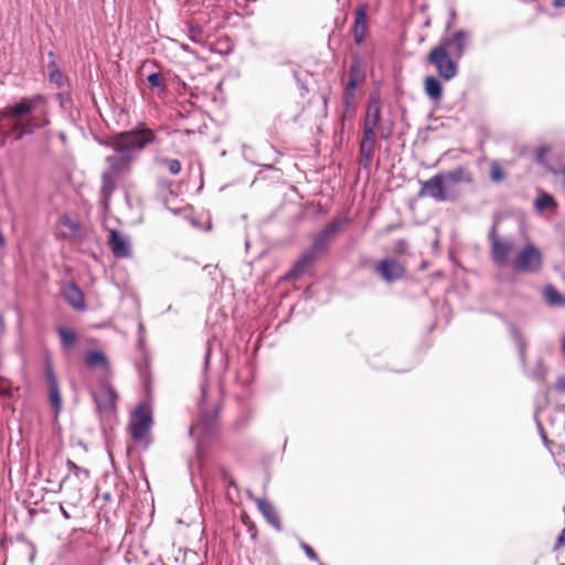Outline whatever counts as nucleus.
Returning <instances> with one entry per match:
<instances>
[{"instance_id":"f257e3e1","label":"nucleus","mask_w":565,"mask_h":565,"mask_svg":"<svg viewBox=\"0 0 565 565\" xmlns=\"http://www.w3.org/2000/svg\"><path fill=\"white\" fill-rule=\"evenodd\" d=\"M154 139L153 130L145 124H139L135 129L116 134L109 139L107 145L115 153L106 158L108 170L103 173L102 191L104 194H111L117 177L129 172L140 152Z\"/></svg>"},{"instance_id":"f03ea898","label":"nucleus","mask_w":565,"mask_h":565,"mask_svg":"<svg viewBox=\"0 0 565 565\" xmlns=\"http://www.w3.org/2000/svg\"><path fill=\"white\" fill-rule=\"evenodd\" d=\"M201 398L199 401V419L190 427V434L198 438V446L203 443V439L213 435L217 426L218 406L212 405L210 408L206 406V383L200 385Z\"/></svg>"},{"instance_id":"7ed1b4c3","label":"nucleus","mask_w":565,"mask_h":565,"mask_svg":"<svg viewBox=\"0 0 565 565\" xmlns=\"http://www.w3.org/2000/svg\"><path fill=\"white\" fill-rule=\"evenodd\" d=\"M511 267L520 274L540 273L543 267V254L537 246L529 243L516 253L511 262Z\"/></svg>"},{"instance_id":"20e7f679","label":"nucleus","mask_w":565,"mask_h":565,"mask_svg":"<svg viewBox=\"0 0 565 565\" xmlns=\"http://www.w3.org/2000/svg\"><path fill=\"white\" fill-rule=\"evenodd\" d=\"M429 62L437 70L438 75L444 81H450L458 74V64L448 52L444 51V47L434 46L428 55Z\"/></svg>"},{"instance_id":"39448f33","label":"nucleus","mask_w":565,"mask_h":565,"mask_svg":"<svg viewBox=\"0 0 565 565\" xmlns=\"http://www.w3.org/2000/svg\"><path fill=\"white\" fill-rule=\"evenodd\" d=\"M152 425V412L148 404L141 403L131 415L130 434L135 440L143 439Z\"/></svg>"},{"instance_id":"423d86ee","label":"nucleus","mask_w":565,"mask_h":565,"mask_svg":"<svg viewBox=\"0 0 565 565\" xmlns=\"http://www.w3.org/2000/svg\"><path fill=\"white\" fill-rule=\"evenodd\" d=\"M350 220L347 217H337L330 221L313 238L311 247L316 253H322L328 249L329 243L343 230Z\"/></svg>"},{"instance_id":"0eeeda50","label":"nucleus","mask_w":565,"mask_h":565,"mask_svg":"<svg viewBox=\"0 0 565 565\" xmlns=\"http://www.w3.org/2000/svg\"><path fill=\"white\" fill-rule=\"evenodd\" d=\"M419 196H428L437 202L450 201L454 195L447 190V185L440 173L435 174L426 181H420Z\"/></svg>"},{"instance_id":"6e6552de","label":"nucleus","mask_w":565,"mask_h":565,"mask_svg":"<svg viewBox=\"0 0 565 565\" xmlns=\"http://www.w3.org/2000/svg\"><path fill=\"white\" fill-rule=\"evenodd\" d=\"M470 40V32L466 30H457L447 38H443L436 47H444L445 52L455 58L460 60L466 51Z\"/></svg>"},{"instance_id":"1a4fd4ad","label":"nucleus","mask_w":565,"mask_h":565,"mask_svg":"<svg viewBox=\"0 0 565 565\" xmlns=\"http://www.w3.org/2000/svg\"><path fill=\"white\" fill-rule=\"evenodd\" d=\"M93 398L100 413H111L116 409L117 393L106 380L99 382L98 390L93 393Z\"/></svg>"},{"instance_id":"9d476101","label":"nucleus","mask_w":565,"mask_h":565,"mask_svg":"<svg viewBox=\"0 0 565 565\" xmlns=\"http://www.w3.org/2000/svg\"><path fill=\"white\" fill-rule=\"evenodd\" d=\"M404 271L403 265L394 257H386L375 265V273L388 284L401 279Z\"/></svg>"},{"instance_id":"9b49d317","label":"nucleus","mask_w":565,"mask_h":565,"mask_svg":"<svg viewBox=\"0 0 565 565\" xmlns=\"http://www.w3.org/2000/svg\"><path fill=\"white\" fill-rule=\"evenodd\" d=\"M44 376L47 384L50 403L57 413L62 406V398L54 366L50 359L44 361Z\"/></svg>"},{"instance_id":"f8f14e48","label":"nucleus","mask_w":565,"mask_h":565,"mask_svg":"<svg viewBox=\"0 0 565 565\" xmlns=\"http://www.w3.org/2000/svg\"><path fill=\"white\" fill-rule=\"evenodd\" d=\"M381 120L380 96L372 94L369 98L363 130H375Z\"/></svg>"},{"instance_id":"ddd939ff","label":"nucleus","mask_w":565,"mask_h":565,"mask_svg":"<svg viewBox=\"0 0 565 565\" xmlns=\"http://www.w3.org/2000/svg\"><path fill=\"white\" fill-rule=\"evenodd\" d=\"M317 254L312 248L305 252L302 256L296 262L292 268L286 274V280H296L302 276L316 262Z\"/></svg>"},{"instance_id":"4468645a","label":"nucleus","mask_w":565,"mask_h":565,"mask_svg":"<svg viewBox=\"0 0 565 565\" xmlns=\"http://www.w3.org/2000/svg\"><path fill=\"white\" fill-rule=\"evenodd\" d=\"M445 184L447 185V190L450 191L451 186L460 183H472L473 178L471 172L466 167H457L449 171L440 172Z\"/></svg>"},{"instance_id":"2eb2a0df","label":"nucleus","mask_w":565,"mask_h":565,"mask_svg":"<svg viewBox=\"0 0 565 565\" xmlns=\"http://www.w3.org/2000/svg\"><path fill=\"white\" fill-rule=\"evenodd\" d=\"M62 291L66 301L74 309L84 310L86 308L84 292L75 282L71 281L65 284Z\"/></svg>"},{"instance_id":"dca6fc26","label":"nucleus","mask_w":565,"mask_h":565,"mask_svg":"<svg viewBox=\"0 0 565 565\" xmlns=\"http://www.w3.org/2000/svg\"><path fill=\"white\" fill-rule=\"evenodd\" d=\"M255 502L257 504L258 510L266 519V521L277 531L282 530V525L280 522V518L275 507L267 499L256 498Z\"/></svg>"},{"instance_id":"f3484780","label":"nucleus","mask_w":565,"mask_h":565,"mask_svg":"<svg viewBox=\"0 0 565 565\" xmlns=\"http://www.w3.org/2000/svg\"><path fill=\"white\" fill-rule=\"evenodd\" d=\"M85 363L89 369H100L106 375L111 373L108 358L102 351H87L85 354Z\"/></svg>"},{"instance_id":"a211bd4d","label":"nucleus","mask_w":565,"mask_h":565,"mask_svg":"<svg viewBox=\"0 0 565 565\" xmlns=\"http://www.w3.org/2000/svg\"><path fill=\"white\" fill-rule=\"evenodd\" d=\"M42 100H44L43 95H35L32 98H21L9 109V115L11 117L25 116Z\"/></svg>"},{"instance_id":"6ab92c4d","label":"nucleus","mask_w":565,"mask_h":565,"mask_svg":"<svg viewBox=\"0 0 565 565\" xmlns=\"http://www.w3.org/2000/svg\"><path fill=\"white\" fill-rule=\"evenodd\" d=\"M109 246L114 256L126 258L130 256V247L125 237L117 231H111L109 235Z\"/></svg>"},{"instance_id":"aec40b11","label":"nucleus","mask_w":565,"mask_h":565,"mask_svg":"<svg viewBox=\"0 0 565 565\" xmlns=\"http://www.w3.org/2000/svg\"><path fill=\"white\" fill-rule=\"evenodd\" d=\"M513 247L512 241H495L493 245H491V253L493 262L498 266H504L508 263V256L511 253Z\"/></svg>"},{"instance_id":"412c9836","label":"nucleus","mask_w":565,"mask_h":565,"mask_svg":"<svg viewBox=\"0 0 565 565\" xmlns=\"http://www.w3.org/2000/svg\"><path fill=\"white\" fill-rule=\"evenodd\" d=\"M375 142V130H363V138L360 142V154L365 160V166H367L372 160Z\"/></svg>"},{"instance_id":"4be33fe9","label":"nucleus","mask_w":565,"mask_h":565,"mask_svg":"<svg viewBox=\"0 0 565 565\" xmlns=\"http://www.w3.org/2000/svg\"><path fill=\"white\" fill-rule=\"evenodd\" d=\"M66 467L70 471V473H72L81 483L87 481L89 479V471L88 469L86 468H83V467H79L78 465H76L73 460L71 459H67L66 460ZM71 478V475H67L65 476L62 481L60 482L58 484V491L62 490L63 488V484L70 480Z\"/></svg>"},{"instance_id":"5701e85b","label":"nucleus","mask_w":565,"mask_h":565,"mask_svg":"<svg viewBox=\"0 0 565 565\" xmlns=\"http://www.w3.org/2000/svg\"><path fill=\"white\" fill-rule=\"evenodd\" d=\"M366 30V13L364 8H359L355 12V20L353 25V36L356 44L364 41Z\"/></svg>"},{"instance_id":"b1692460","label":"nucleus","mask_w":565,"mask_h":565,"mask_svg":"<svg viewBox=\"0 0 565 565\" xmlns=\"http://www.w3.org/2000/svg\"><path fill=\"white\" fill-rule=\"evenodd\" d=\"M425 93L433 100H439L443 96L441 83L435 76H427L424 83Z\"/></svg>"},{"instance_id":"393cba45","label":"nucleus","mask_w":565,"mask_h":565,"mask_svg":"<svg viewBox=\"0 0 565 565\" xmlns=\"http://www.w3.org/2000/svg\"><path fill=\"white\" fill-rule=\"evenodd\" d=\"M543 296L545 301L553 307H559L565 305V298L562 294L552 285H547L543 289Z\"/></svg>"},{"instance_id":"a878e982","label":"nucleus","mask_w":565,"mask_h":565,"mask_svg":"<svg viewBox=\"0 0 565 565\" xmlns=\"http://www.w3.org/2000/svg\"><path fill=\"white\" fill-rule=\"evenodd\" d=\"M509 330H510L511 338L518 348L520 360H521L522 364L524 365L526 342H525L524 338L522 337L521 332L518 330V328L514 324L510 323Z\"/></svg>"},{"instance_id":"bb28decb","label":"nucleus","mask_w":565,"mask_h":565,"mask_svg":"<svg viewBox=\"0 0 565 565\" xmlns=\"http://www.w3.org/2000/svg\"><path fill=\"white\" fill-rule=\"evenodd\" d=\"M57 333L61 338V345L63 351H67L73 348L77 340V335L73 330L61 326L57 328Z\"/></svg>"},{"instance_id":"cd10ccee","label":"nucleus","mask_w":565,"mask_h":565,"mask_svg":"<svg viewBox=\"0 0 565 565\" xmlns=\"http://www.w3.org/2000/svg\"><path fill=\"white\" fill-rule=\"evenodd\" d=\"M534 206L537 212H542L544 210L556 209L557 203L551 194L547 192H541L534 201Z\"/></svg>"},{"instance_id":"c85d7f7f","label":"nucleus","mask_w":565,"mask_h":565,"mask_svg":"<svg viewBox=\"0 0 565 565\" xmlns=\"http://www.w3.org/2000/svg\"><path fill=\"white\" fill-rule=\"evenodd\" d=\"M362 78L363 75L360 70V64L352 63L349 70V82L347 83L345 87L349 88V90H355Z\"/></svg>"},{"instance_id":"c756f323","label":"nucleus","mask_w":565,"mask_h":565,"mask_svg":"<svg viewBox=\"0 0 565 565\" xmlns=\"http://www.w3.org/2000/svg\"><path fill=\"white\" fill-rule=\"evenodd\" d=\"M550 152V148L547 146H541L536 148L534 161L540 164L541 167L545 168L546 170L558 173L559 171L553 169L546 161V154Z\"/></svg>"},{"instance_id":"7c9ffc66","label":"nucleus","mask_w":565,"mask_h":565,"mask_svg":"<svg viewBox=\"0 0 565 565\" xmlns=\"http://www.w3.org/2000/svg\"><path fill=\"white\" fill-rule=\"evenodd\" d=\"M188 35L192 42L199 44L204 43L206 39L204 29L200 24H188Z\"/></svg>"},{"instance_id":"2f4dec72","label":"nucleus","mask_w":565,"mask_h":565,"mask_svg":"<svg viewBox=\"0 0 565 565\" xmlns=\"http://www.w3.org/2000/svg\"><path fill=\"white\" fill-rule=\"evenodd\" d=\"M50 68V82L55 84L57 87H62L65 82L63 73L56 67L55 61L52 60L49 64Z\"/></svg>"},{"instance_id":"473e14b6","label":"nucleus","mask_w":565,"mask_h":565,"mask_svg":"<svg viewBox=\"0 0 565 565\" xmlns=\"http://www.w3.org/2000/svg\"><path fill=\"white\" fill-rule=\"evenodd\" d=\"M42 125L38 122L35 119H31L28 122H15L13 125L14 130H19L21 135L31 134L35 128L41 127Z\"/></svg>"},{"instance_id":"72a5a7b5","label":"nucleus","mask_w":565,"mask_h":565,"mask_svg":"<svg viewBox=\"0 0 565 565\" xmlns=\"http://www.w3.org/2000/svg\"><path fill=\"white\" fill-rule=\"evenodd\" d=\"M546 374V366L542 361H537L535 369L533 371H529L527 375L534 381L541 382L544 380Z\"/></svg>"},{"instance_id":"f704fd0d","label":"nucleus","mask_w":565,"mask_h":565,"mask_svg":"<svg viewBox=\"0 0 565 565\" xmlns=\"http://www.w3.org/2000/svg\"><path fill=\"white\" fill-rule=\"evenodd\" d=\"M342 99H343V104L348 108V110L351 107H356V104H355V90H353V89L349 90V88L344 87Z\"/></svg>"},{"instance_id":"c9c22d12","label":"nucleus","mask_w":565,"mask_h":565,"mask_svg":"<svg viewBox=\"0 0 565 565\" xmlns=\"http://www.w3.org/2000/svg\"><path fill=\"white\" fill-rule=\"evenodd\" d=\"M490 177L493 182H500L504 179V172L498 162L491 163Z\"/></svg>"},{"instance_id":"e433bc0d","label":"nucleus","mask_w":565,"mask_h":565,"mask_svg":"<svg viewBox=\"0 0 565 565\" xmlns=\"http://www.w3.org/2000/svg\"><path fill=\"white\" fill-rule=\"evenodd\" d=\"M162 162L166 164V167L168 168V170L171 174L177 175L180 173L181 163L179 160L166 158L162 160Z\"/></svg>"},{"instance_id":"4c0bfd02","label":"nucleus","mask_w":565,"mask_h":565,"mask_svg":"<svg viewBox=\"0 0 565 565\" xmlns=\"http://www.w3.org/2000/svg\"><path fill=\"white\" fill-rule=\"evenodd\" d=\"M147 81L151 87L164 88L163 77L160 73L149 74Z\"/></svg>"},{"instance_id":"58836bf2","label":"nucleus","mask_w":565,"mask_h":565,"mask_svg":"<svg viewBox=\"0 0 565 565\" xmlns=\"http://www.w3.org/2000/svg\"><path fill=\"white\" fill-rule=\"evenodd\" d=\"M300 546L309 559H311L313 562L319 561L318 554L315 552V550L309 544L301 542Z\"/></svg>"},{"instance_id":"ea45409f","label":"nucleus","mask_w":565,"mask_h":565,"mask_svg":"<svg viewBox=\"0 0 565 565\" xmlns=\"http://www.w3.org/2000/svg\"><path fill=\"white\" fill-rule=\"evenodd\" d=\"M555 391L563 397L565 405V376L557 379L555 383Z\"/></svg>"},{"instance_id":"a19ab883","label":"nucleus","mask_w":565,"mask_h":565,"mask_svg":"<svg viewBox=\"0 0 565 565\" xmlns=\"http://www.w3.org/2000/svg\"><path fill=\"white\" fill-rule=\"evenodd\" d=\"M488 238H489L491 245H493L495 241H501L497 234V222L493 223V225L488 234Z\"/></svg>"},{"instance_id":"79ce46f5","label":"nucleus","mask_w":565,"mask_h":565,"mask_svg":"<svg viewBox=\"0 0 565 565\" xmlns=\"http://www.w3.org/2000/svg\"><path fill=\"white\" fill-rule=\"evenodd\" d=\"M564 544H565V527L558 534L555 545H554V550H559L562 546H564Z\"/></svg>"},{"instance_id":"37998d69","label":"nucleus","mask_w":565,"mask_h":565,"mask_svg":"<svg viewBox=\"0 0 565 565\" xmlns=\"http://www.w3.org/2000/svg\"><path fill=\"white\" fill-rule=\"evenodd\" d=\"M62 224L72 231H76L78 228V225L73 220L66 216L63 217Z\"/></svg>"},{"instance_id":"c03bdc74","label":"nucleus","mask_w":565,"mask_h":565,"mask_svg":"<svg viewBox=\"0 0 565 565\" xmlns=\"http://www.w3.org/2000/svg\"><path fill=\"white\" fill-rule=\"evenodd\" d=\"M354 111H355V107H351L349 110L345 107V110L343 111V114L341 116L342 120L351 119L354 115Z\"/></svg>"},{"instance_id":"a18cd8bd","label":"nucleus","mask_w":565,"mask_h":565,"mask_svg":"<svg viewBox=\"0 0 565 565\" xmlns=\"http://www.w3.org/2000/svg\"><path fill=\"white\" fill-rule=\"evenodd\" d=\"M536 424H537V428L540 430L542 440L544 441L545 446H548V439H547V436H546L541 423L537 420Z\"/></svg>"},{"instance_id":"49530a36","label":"nucleus","mask_w":565,"mask_h":565,"mask_svg":"<svg viewBox=\"0 0 565 565\" xmlns=\"http://www.w3.org/2000/svg\"><path fill=\"white\" fill-rule=\"evenodd\" d=\"M210 355H211V349H210V347H207L206 348V352H205V356H204V369H205V371L207 370L209 364H210Z\"/></svg>"},{"instance_id":"de8ad7c7","label":"nucleus","mask_w":565,"mask_h":565,"mask_svg":"<svg viewBox=\"0 0 565 565\" xmlns=\"http://www.w3.org/2000/svg\"><path fill=\"white\" fill-rule=\"evenodd\" d=\"M553 7H555V8L565 7V0H553Z\"/></svg>"},{"instance_id":"09e8293b","label":"nucleus","mask_w":565,"mask_h":565,"mask_svg":"<svg viewBox=\"0 0 565 565\" xmlns=\"http://www.w3.org/2000/svg\"><path fill=\"white\" fill-rule=\"evenodd\" d=\"M60 510H61V513L62 515L65 518V519H71V515L70 513L65 510V508L63 507V504H60Z\"/></svg>"},{"instance_id":"8fccbe9b","label":"nucleus","mask_w":565,"mask_h":565,"mask_svg":"<svg viewBox=\"0 0 565 565\" xmlns=\"http://www.w3.org/2000/svg\"><path fill=\"white\" fill-rule=\"evenodd\" d=\"M3 327H4L3 317H2V315H0V333L3 330Z\"/></svg>"},{"instance_id":"3c124183","label":"nucleus","mask_w":565,"mask_h":565,"mask_svg":"<svg viewBox=\"0 0 565 565\" xmlns=\"http://www.w3.org/2000/svg\"><path fill=\"white\" fill-rule=\"evenodd\" d=\"M182 49H183L185 52H191L190 46H189V45H186V44H183V45H182Z\"/></svg>"},{"instance_id":"603ef678","label":"nucleus","mask_w":565,"mask_h":565,"mask_svg":"<svg viewBox=\"0 0 565 565\" xmlns=\"http://www.w3.org/2000/svg\"><path fill=\"white\" fill-rule=\"evenodd\" d=\"M4 245V237L2 234H0V246Z\"/></svg>"},{"instance_id":"864d4df0","label":"nucleus","mask_w":565,"mask_h":565,"mask_svg":"<svg viewBox=\"0 0 565 565\" xmlns=\"http://www.w3.org/2000/svg\"><path fill=\"white\" fill-rule=\"evenodd\" d=\"M145 331L143 324H139V332L142 333Z\"/></svg>"},{"instance_id":"5fc2aeb1","label":"nucleus","mask_w":565,"mask_h":565,"mask_svg":"<svg viewBox=\"0 0 565 565\" xmlns=\"http://www.w3.org/2000/svg\"><path fill=\"white\" fill-rule=\"evenodd\" d=\"M456 17V12L452 10L451 11V18L454 19Z\"/></svg>"},{"instance_id":"6e6d98bb","label":"nucleus","mask_w":565,"mask_h":565,"mask_svg":"<svg viewBox=\"0 0 565 565\" xmlns=\"http://www.w3.org/2000/svg\"><path fill=\"white\" fill-rule=\"evenodd\" d=\"M562 347H563V351H564V353H565V338H564V341H563V345H562Z\"/></svg>"}]
</instances>
